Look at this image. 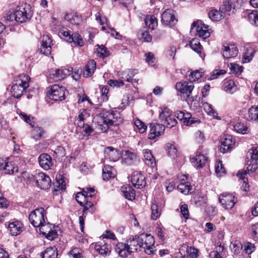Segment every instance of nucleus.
Returning <instances> with one entry per match:
<instances>
[{"mask_svg": "<svg viewBox=\"0 0 258 258\" xmlns=\"http://www.w3.org/2000/svg\"><path fill=\"white\" fill-rule=\"evenodd\" d=\"M44 212L45 210L43 208L36 209L30 214L29 219L34 227H39L40 232L43 235H45L48 239L53 240L56 235V232L49 231L48 233H46L43 231L46 223L45 219H47Z\"/></svg>", "mask_w": 258, "mask_h": 258, "instance_id": "1", "label": "nucleus"}, {"mask_svg": "<svg viewBox=\"0 0 258 258\" xmlns=\"http://www.w3.org/2000/svg\"><path fill=\"white\" fill-rule=\"evenodd\" d=\"M140 242L138 235H136L126 240L124 243L118 242L116 244L115 250L120 256L126 257L141 247V244Z\"/></svg>", "mask_w": 258, "mask_h": 258, "instance_id": "2", "label": "nucleus"}, {"mask_svg": "<svg viewBox=\"0 0 258 258\" xmlns=\"http://www.w3.org/2000/svg\"><path fill=\"white\" fill-rule=\"evenodd\" d=\"M30 78L26 75L19 76L18 79L15 81L11 87L12 95L15 98H19L23 95V92L29 87Z\"/></svg>", "mask_w": 258, "mask_h": 258, "instance_id": "3", "label": "nucleus"}, {"mask_svg": "<svg viewBox=\"0 0 258 258\" xmlns=\"http://www.w3.org/2000/svg\"><path fill=\"white\" fill-rule=\"evenodd\" d=\"M141 247L145 249V251L148 254L153 253L156 250L154 246L155 239L154 237L150 234L141 233L138 235Z\"/></svg>", "mask_w": 258, "mask_h": 258, "instance_id": "4", "label": "nucleus"}, {"mask_svg": "<svg viewBox=\"0 0 258 258\" xmlns=\"http://www.w3.org/2000/svg\"><path fill=\"white\" fill-rule=\"evenodd\" d=\"M15 14V21L21 23L29 20L33 15L30 6L26 3L18 6Z\"/></svg>", "mask_w": 258, "mask_h": 258, "instance_id": "5", "label": "nucleus"}, {"mask_svg": "<svg viewBox=\"0 0 258 258\" xmlns=\"http://www.w3.org/2000/svg\"><path fill=\"white\" fill-rule=\"evenodd\" d=\"M246 159L247 170L251 172L255 171L258 168V148L252 147L249 149Z\"/></svg>", "mask_w": 258, "mask_h": 258, "instance_id": "6", "label": "nucleus"}, {"mask_svg": "<svg viewBox=\"0 0 258 258\" xmlns=\"http://www.w3.org/2000/svg\"><path fill=\"white\" fill-rule=\"evenodd\" d=\"M68 93L65 87L54 84L51 86L48 95L50 99L55 101H61L65 99Z\"/></svg>", "mask_w": 258, "mask_h": 258, "instance_id": "7", "label": "nucleus"}, {"mask_svg": "<svg viewBox=\"0 0 258 258\" xmlns=\"http://www.w3.org/2000/svg\"><path fill=\"white\" fill-rule=\"evenodd\" d=\"M191 31H196L197 35L203 39L208 38L210 35L209 26L203 24L201 21L198 20L192 23Z\"/></svg>", "mask_w": 258, "mask_h": 258, "instance_id": "8", "label": "nucleus"}, {"mask_svg": "<svg viewBox=\"0 0 258 258\" xmlns=\"http://www.w3.org/2000/svg\"><path fill=\"white\" fill-rule=\"evenodd\" d=\"M36 185L41 189L46 190L50 188L51 181L48 175L42 173H36L34 176Z\"/></svg>", "mask_w": 258, "mask_h": 258, "instance_id": "9", "label": "nucleus"}, {"mask_svg": "<svg viewBox=\"0 0 258 258\" xmlns=\"http://www.w3.org/2000/svg\"><path fill=\"white\" fill-rule=\"evenodd\" d=\"M161 21L165 25L169 27L174 26L177 22L175 12L171 9L166 10L162 14Z\"/></svg>", "mask_w": 258, "mask_h": 258, "instance_id": "10", "label": "nucleus"}, {"mask_svg": "<svg viewBox=\"0 0 258 258\" xmlns=\"http://www.w3.org/2000/svg\"><path fill=\"white\" fill-rule=\"evenodd\" d=\"M219 200L224 208L231 209L236 203L237 198L232 194L223 193L220 196Z\"/></svg>", "mask_w": 258, "mask_h": 258, "instance_id": "11", "label": "nucleus"}, {"mask_svg": "<svg viewBox=\"0 0 258 258\" xmlns=\"http://www.w3.org/2000/svg\"><path fill=\"white\" fill-rule=\"evenodd\" d=\"M103 112L96 115L94 118V121L97 123V128L101 132H106L108 131L110 126L112 125L110 122H108L107 118H105Z\"/></svg>", "mask_w": 258, "mask_h": 258, "instance_id": "12", "label": "nucleus"}, {"mask_svg": "<svg viewBox=\"0 0 258 258\" xmlns=\"http://www.w3.org/2000/svg\"><path fill=\"white\" fill-rule=\"evenodd\" d=\"M139 73L137 69H127L123 71L119 72L118 73V76L119 79L123 80L124 82H136L138 83L139 79H133L134 76Z\"/></svg>", "mask_w": 258, "mask_h": 258, "instance_id": "13", "label": "nucleus"}, {"mask_svg": "<svg viewBox=\"0 0 258 258\" xmlns=\"http://www.w3.org/2000/svg\"><path fill=\"white\" fill-rule=\"evenodd\" d=\"M175 88L176 90L183 94H185L188 98H190V95L191 93L194 85L191 82H178L176 84Z\"/></svg>", "mask_w": 258, "mask_h": 258, "instance_id": "14", "label": "nucleus"}, {"mask_svg": "<svg viewBox=\"0 0 258 258\" xmlns=\"http://www.w3.org/2000/svg\"><path fill=\"white\" fill-rule=\"evenodd\" d=\"M105 118H107L108 122H110L112 125H117L122 122L123 119L120 117V114L117 112L108 111L103 110Z\"/></svg>", "mask_w": 258, "mask_h": 258, "instance_id": "15", "label": "nucleus"}, {"mask_svg": "<svg viewBox=\"0 0 258 258\" xmlns=\"http://www.w3.org/2000/svg\"><path fill=\"white\" fill-rule=\"evenodd\" d=\"M52 40L50 37L46 35H43L42 37L41 45L39 48V51L40 53L49 55L51 52Z\"/></svg>", "mask_w": 258, "mask_h": 258, "instance_id": "16", "label": "nucleus"}, {"mask_svg": "<svg viewBox=\"0 0 258 258\" xmlns=\"http://www.w3.org/2000/svg\"><path fill=\"white\" fill-rule=\"evenodd\" d=\"M150 131L148 135V138L154 140L163 134L165 131V126L162 124L158 123H151L150 124Z\"/></svg>", "mask_w": 258, "mask_h": 258, "instance_id": "17", "label": "nucleus"}, {"mask_svg": "<svg viewBox=\"0 0 258 258\" xmlns=\"http://www.w3.org/2000/svg\"><path fill=\"white\" fill-rule=\"evenodd\" d=\"M235 144L231 136L226 135L221 141L220 151L223 153H226L230 151Z\"/></svg>", "mask_w": 258, "mask_h": 258, "instance_id": "18", "label": "nucleus"}, {"mask_svg": "<svg viewBox=\"0 0 258 258\" xmlns=\"http://www.w3.org/2000/svg\"><path fill=\"white\" fill-rule=\"evenodd\" d=\"M0 169L5 170V173L11 174L18 172V167L13 162L4 161L0 158Z\"/></svg>", "mask_w": 258, "mask_h": 258, "instance_id": "19", "label": "nucleus"}, {"mask_svg": "<svg viewBox=\"0 0 258 258\" xmlns=\"http://www.w3.org/2000/svg\"><path fill=\"white\" fill-rule=\"evenodd\" d=\"M73 72V68L58 69L54 71V73H52V79L55 81L62 80L67 76L71 74Z\"/></svg>", "mask_w": 258, "mask_h": 258, "instance_id": "20", "label": "nucleus"}, {"mask_svg": "<svg viewBox=\"0 0 258 258\" xmlns=\"http://www.w3.org/2000/svg\"><path fill=\"white\" fill-rule=\"evenodd\" d=\"M131 181L134 186L138 188H142L146 184L144 175L139 172H134L133 173Z\"/></svg>", "mask_w": 258, "mask_h": 258, "instance_id": "21", "label": "nucleus"}, {"mask_svg": "<svg viewBox=\"0 0 258 258\" xmlns=\"http://www.w3.org/2000/svg\"><path fill=\"white\" fill-rule=\"evenodd\" d=\"M207 157L200 153H196L195 155L190 157V162L194 166L202 168L206 164Z\"/></svg>", "mask_w": 258, "mask_h": 258, "instance_id": "22", "label": "nucleus"}, {"mask_svg": "<svg viewBox=\"0 0 258 258\" xmlns=\"http://www.w3.org/2000/svg\"><path fill=\"white\" fill-rule=\"evenodd\" d=\"M38 162L40 166L44 170H48L53 165L52 159L47 154H41L38 158Z\"/></svg>", "mask_w": 258, "mask_h": 258, "instance_id": "23", "label": "nucleus"}, {"mask_svg": "<svg viewBox=\"0 0 258 258\" xmlns=\"http://www.w3.org/2000/svg\"><path fill=\"white\" fill-rule=\"evenodd\" d=\"M104 157L106 159L115 162L119 159L120 154L117 149L112 147H108L105 149Z\"/></svg>", "mask_w": 258, "mask_h": 258, "instance_id": "24", "label": "nucleus"}, {"mask_svg": "<svg viewBox=\"0 0 258 258\" xmlns=\"http://www.w3.org/2000/svg\"><path fill=\"white\" fill-rule=\"evenodd\" d=\"M139 160L138 155L128 150L125 151L122 158V163L126 165H132Z\"/></svg>", "mask_w": 258, "mask_h": 258, "instance_id": "25", "label": "nucleus"}, {"mask_svg": "<svg viewBox=\"0 0 258 258\" xmlns=\"http://www.w3.org/2000/svg\"><path fill=\"white\" fill-rule=\"evenodd\" d=\"M238 53V49L234 44L224 46L223 56L225 58L229 59L231 57H235Z\"/></svg>", "mask_w": 258, "mask_h": 258, "instance_id": "26", "label": "nucleus"}, {"mask_svg": "<svg viewBox=\"0 0 258 258\" xmlns=\"http://www.w3.org/2000/svg\"><path fill=\"white\" fill-rule=\"evenodd\" d=\"M96 68V62L94 59L89 60L84 68L83 76L85 78L91 77Z\"/></svg>", "mask_w": 258, "mask_h": 258, "instance_id": "27", "label": "nucleus"}, {"mask_svg": "<svg viewBox=\"0 0 258 258\" xmlns=\"http://www.w3.org/2000/svg\"><path fill=\"white\" fill-rule=\"evenodd\" d=\"M64 19L73 25L79 26L82 22V16L77 13H67Z\"/></svg>", "mask_w": 258, "mask_h": 258, "instance_id": "28", "label": "nucleus"}, {"mask_svg": "<svg viewBox=\"0 0 258 258\" xmlns=\"http://www.w3.org/2000/svg\"><path fill=\"white\" fill-rule=\"evenodd\" d=\"M121 190L126 199L131 201L135 199V190L131 185H124L121 187Z\"/></svg>", "mask_w": 258, "mask_h": 258, "instance_id": "29", "label": "nucleus"}, {"mask_svg": "<svg viewBox=\"0 0 258 258\" xmlns=\"http://www.w3.org/2000/svg\"><path fill=\"white\" fill-rule=\"evenodd\" d=\"M143 154L145 163L153 170L156 165L155 159L149 149H144Z\"/></svg>", "mask_w": 258, "mask_h": 258, "instance_id": "30", "label": "nucleus"}, {"mask_svg": "<svg viewBox=\"0 0 258 258\" xmlns=\"http://www.w3.org/2000/svg\"><path fill=\"white\" fill-rule=\"evenodd\" d=\"M190 48L197 53L200 55L202 58H204L205 55L202 53L203 49L202 46L201 45L199 40L198 38L192 39L189 43Z\"/></svg>", "mask_w": 258, "mask_h": 258, "instance_id": "31", "label": "nucleus"}, {"mask_svg": "<svg viewBox=\"0 0 258 258\" xmlns=\"http://www.w3.org/2000/svg\"><path fill=\"white\" fill-rule=\"evenodd\" d=\"M223 87L224 90L229 94L234 93L237 90V87L233 80H225Z\"/></svg>", "mask_w": 258, "mask_h": 258, "instance_id": "32", "label": "nucleus"}, {"mask_svg": "<svg viewBox=\"0 0 258 258\" xmlns=\"http://www.w3.org/2000/svg\"><path fill=\"white\" fill-rule=\"evenodd\" d=\"M22 223L18 221L10 223L9 228L10 229L11 234L14 236L20 234L22 231Z\"/></svg>", "mask_w": 258, "mask_h": 258, "instance_id": "33", "label": "nucleus"}, {"mask_svg": "<svg viewBox=\"0 0 258 258\" xmlns=\"http://www.w3.org/2000/svg\"><path fill=\"white\" fill-rule=\"evenodd\" d=\"M172 111L167 107L160 108L159 118L161 122L163 124L167 122V119L170 117L172 114Z\"/></svg>", "mask_w": 258, "mask_h": 258, "instance_id": "34", "label": "nucleus"}, {"mask_svg": "<svg viewBox=\"0 0 258 258\" xmlns=\"http://www.w3.org/2000/svg\"><path fill=\"white\" fill-rule=\"evenodd\" d=\"M95 250L101 254H107L110 252L111 247L104 242H99L95 245Z\"/></svg>", "mask_w": 258, "mask_h": 258, "instance_id": "35", "label": "nucleus"}, {"mask_svg": "<svg viewBox=\"0 0 258 258\" xmlns=\"http://www.w3.org/2000/svg\"><path fill=\"white\" fill-rule=\"evenodd\" d=\"M69 42H73L75 46L82 47L85 44V42L80 34L78 33H74L72 34L71 38H69Z\"/></svg>", "mask_w": 258, "mask_h": 258, "instance_id": "36", "label": "nucleus"}, {"mask_svg": "<svg viewBox=\"0 0 258 258\" xmlns=\"http://www.w3.org/2000/svg\"><path fill=\"white\" fill-rule=\"evenodd\" d=\"M57 250L55 247H47L41 253V258H57Z\"/></svg>", "mask_w": 258, "mask_h": 258, "instance_id": "37", "label": "nucleus"}, {"mask_svg": "<svg viewBox=\"0 0 258 258\" xmlns=\"http://www.w3.org/2000/svg\"><path fill=\"white\" fill-rule=\"evenodd\" d=\"M254 50L251 47H248L245 48L243 53V62L244 63L249 62L252 60L254 53Z\"/></svg>", "mask_w": 258, "mask_h": 258, "instance_id": "38", "label": "nucleus"}, {"mask_svg": "<svg viewBox=\"0 0 258 258\" xmlns=\"http://www.w3.org/2000/svg\"><path fill=\"white\" fill-rule=\"evenodd\" d=\"M113 168L110 166H105L102 169V177L103 180H107L109 178L114 177V174L112 172Z\"/></svg>", "mask_w": 258, "mask_h": 258, "instance_id": "39", "label": "nucleus"}, {"mask_svg": "<svg viewBox=\"0 0 258 258\" xmlns=\"http://www.w3.org/2000/svg\"><path fill=\"white\" fill-rule=\"evenodd\" d=\"M146 26L152 29H154L157 26V20L153 15H148L145 19Z\"/></svg>", "mask_w": 258, "mask_h": 258, "instance_id": "40", "label": "nucleus"}, {"mask_svg": "<svg viewBox=\"0 0 258 258\" xmlns=\"http://www.w3.org/2000/svg\"><path fill=\"white\" fill-rule=\"evenodd\" d=\"M208 16L211 20L215 21L220 20L224 17L223 13L220 11L217 10H211L208 13Z\"/></svg>", "mask_w": 258, "mask_h": 258, "instance_id": "41", "label": "nucleus"}, {"mask_svg": "<svg viewBox=\"0 0 258 258\" xmlns=\"http://www.w3.org/2000/svg\"><path fill=\"white\" fill-rule=\"evenodd\" d=\"M177 188L181 193L185 195L188 194L192 189V186L188 182H181L179 183Z\"/></svg>", "mask_w": 258, "mask_h": 258, "instance_id": "42", "label": "nucleus"}, {"mask_svg": "<svg viewBox=\"0 0 258 258\" xmlns=\"http://www.w3.org/2000/svg\"><path fill=\"white\" fill-rule=\"evenodd\" d=\"M234 130L238 133L246 134L249 132L248 127L243 123L237 122L234 126Z\"/></svg>", "mask_w": 258, "mask_h": 258, "instance_id": "43", "label": "nucleus"}, {"mask_svg": "<svg viewBox=\"0 0 258 258\" xmlns=\"http://www.w3.org/2000/svg\"><path fill=\"white\" fill-rule=\"evenodd\" d=\"M234 9V7L232 6L231 3L229 1H226L220 7V11L223 14H230L232 9Z\"/></svg>", "mask_w": 258, "mask_h": 258, "instance_id": "44", "label": "nucleus"}, {"mask_svg": "<svg viewBox=\"0 0 258 258\" xmlns=\"http://www.w3.org/2000/svg\"><path fill=\"white\" fill-rule=\"evenodd\" d=\"M248 19L250 23L255 26H258V11H252L248 15Z\"/></svg>", "mask_w": 258, "mask_h": 258, "instance_id": "45", "label": "nucleus"}, {"mask_svg": "<svg viewBox=\"0 0 258 258\" xmlns=\"http://www.w3.org/2000/svg\"><path fill=\"white\" fill-rule=\"evenodd\" d=\"M248 114L250 120L258 121V106H251L248 110Z\"/></svg>", "mask_w": 258, "mask_h": 258, "instance_id": "46", "label": "nucleus"}, {"mask_svg": "<svg viewBox=\"0 0 258 258\" xmlns=\"http://www.w3.org/2000/svg\"><path fill=\"white\" fill-rule=\"evenodd\" d=\"M167 150L168 151V154L169 156L173 159H175L177 157L178 151L175 146L171 144H167Z\"/></svg>", "mask_w": 258, "mask_h": 258, "instance_id": "47", "label": "nucleus"}, {"mask_svg": "<svg viewBox=\"0 0 258 258\" xmlns=\"http://www.w3.org/2000/svg\"><path fill=\"white\" fill-rule=\"evenodd\" d=\"M69 254L71 258H83L82 249L78 247L72 248Z\"/></svg>", "mask_w": 258, "mask_h": 258, "instance_id": "48", "label": "nucleus"}, {"mask_svg": "<svg viewBox=\"0 0 258 258\" xmlns=\"http://www.w3.org/2000/svg\"><path fill=\"white\" fill-rule=\"evenodd\" d=\"M44 134V131L42 128L38 126L35 127L32 132L33 137L36 140H40Z\"/></svg>", "mask_w": 258, "mask_h": 258, "instance_id": "49", "label": "nucleus"}, {"mask_svg": "<svg viewBox=\"0 0 258 258\" xmlns=\"http://www.w3.org/2000/svg\"><path fill=\"white\" fill-rule=\"evenodd\" d=\"M177 122L176 118H175V116L172 113L170 117H168L167 119V122H164L162 124L165 127H166L168 128H172V127L176 125Z\"/></svg>", "mask_w": 258, "mask_h": 258, "instance_id": "50", "label": "nucleus"}, {"mask_svg": "<svg viewBox=\"0 0 258 258\" xmlns=\"http://www.w3.org/2000/svg\"><path fill=\"white\" fill-rule=\"evenodd\" d=\"M177 122L176 118H175V116L172 113L170 117H168L167 119V122H164L162 124L165 127H166L168 128H172V127L176 125Z\"/></svg>", "mask_w": 258, "mask_h": 258, "instance_id": "51", "label": "nucleus"}, {"mask_svg": "<svg viewBox=\"0 0 258 258\" xmlns=\"http://www.w3.org/2000/svg\"><path fill=\"white\" fill-rule=\"evenodd\" d=\"M177 122L176 118H175V116L172 113L170 117H168L167 119V122H164L162 124L165 127H166L168 128H172V127L176 125Z\"/></svg>", "mask_w": 258, "mask_h": 258, "instance_id": "52", "label": "nucleus"}, {"mask_svg": "<svg viewBox=\"0 0 258 258\" xmlns=\"http://www.w3.org/2000/svg\"><path fill=\"white\" fill-rule=\"evenodd\" d=\"M101 92V100L103 102L107 101L108 99V91L109 88L107 86H100Z\"/></svg>", "mask_w": 258, "mask_h": 258, "instance_id": "53", "label": "nucleus"}, {"mask_svg": "<svg viewBox=\"0 0 258 258\" xmlns=\"http://www.w3.org/2000/svg\"><path fill=\"white\" fill-rule=\"evenodd\" d=\"M97 51L98 53V55L102 58L107 57L110 54V52L107 50V48L103 45L99 46V47L97 49Z\"/></svg>", "mask_w": 258, "mask_h": 258, "instance_id": "54", "label": "nucleus"}, {"mask_svg": "<svg viewBox=\"0 0 258 258\" xmlns=\"http://www.w3.org/2000/svg\"><path fill=\"white\" fill-rule=\"evenodd\" d=\"M151 218L153 220H157L160 216V210L158 206L156 204H153L151 206Z\"/></svg>", "mask_w": 258, "mask_h": 258, "instance_id": "55", "label": "nucleus"}, {"mask_svg": "<svg viewBox=\"0 0 258 258\" xmlns=\"http://www.w3.org/2000/svg\"><path fill=\"white\" fill-rule=\"evenodd\" d=\"M174 115L175 116V117H176L179 120L182 121L183 122V121L185 119H189V117H190V113H184L182 111H177L175 112Z\"/></svg>", "mask_w": 258, "mask_h": 258, "instance_id": "56", "label": "nucleus"}, {"mask_svg": "<svg viewBox=\"0 0 258 258\" xmlns=\"http://www.w3.org/2000/svg\"><path fill=\"white\" fill-rule=\"evenodd\" d=\"M134 124L141 133H144L147 130V126L145 123L139 119L135 120Z\"/></svg>", "mask_w": 258, "mask_h": 258, "instance_id": "57", "label": "nucleus"}, {"mask_svg": "<svg viewBox=\"0 0 258 258\" xmlns=\"http://www.w3.org/2000/svg\"><path fill=\"white\" fill-rule=\"evenodd\" d=\"M75 199L76 201L78 203V204L81 206H83L85 201L88 199V198L85 195V194L83 192H78L76 194Z\"/></svg>", "mask_w": 258, "mask_h": 258, "instance_id": "58", "label": "nucleus"}, {"mask_svg": "<svg viewBox=\"0 0 258 258\" xmlns=\"http://www.w3.org/2000/svg\"><path fill=\"white\" fill-rule=\"evenodd\" d=\"M203 75V72L199 70H196L191 72L190 74V82L195 81L200 79Z\"/></svg>", "mask_w": 258, "mask_h": 258, "instance_id": "59", "label": "nucleus"}, {"mask_svg": "<svg viewBox=\"0 0 258 258\" xmlns=\"http://www.w3.org/2000/svg\"><path fill=\"white\" fill-rule=\"evenodd\" d=\"M20 116L27 123H29L32 127H34L35 125V122L33 120L34 118L30 115H27L25 113H21Z\"/></svg>", "mask_w": 258, "mask_h": 258, "instance_id": "60", "label": "nucleus"}, {"mask_svg": "<svg viewBox=\"0 0 258 258\" xmlns=\"http://www.w3.org/2000/svg\"><path fill=\"white\" fill-rule=\"evenodd\" d=\"M107 84L113 87H120L123 86L124 83L122 80L119 79L118 80H110L108 81Z\"/></svg>", "mask_w": 258, "mask_h": 258, "instance_id": "61", "label": "nucleus"}, {"mask_svg": "<svg viewBox=\"0 0 258 258\" xmlns=\"http://www.w3.org/2000/svg\"><path fill=\"white\" fill-rule=\"evenodd\" d=\"M226 71L224 70H216L213 72V74L208 78V80H212L218 78L220 75H224Z\"/></svg>", "mask_w": 258, "mask_h": 258, "instance_id": "62", "label": "nucleus"}, {"mask_svg": "<svg viewBox=\"0 0 258 258\" xmlns=\"http://www.w3.org/2000/svg\"><path fill=\"white\" fill-rule=\"evenodd\" d=\"M2 20L6 23L15 20V12H8L6 14V15L3 17Z\"/></svg>", "mask_w": 258, "mask_h": 258, "instance_id": "63", "label": "nucleus"}, {"mask_svg": "<svg viewBox=\"0 0 258 258\" xmlns=\"http://www.w3.org/2000/svg\"><path fill=\"white\" fill-rule=\"evenodd\" d=\"M59 35L60 36H63L66 38V41L69 42V38H71L72 34L71 31L66 28L60 29L59 31Z\"/></svg>", "mask_w": 258, "mask_h": 258, "instance_id": "64", "label": "nucleus"}]
</instances>
